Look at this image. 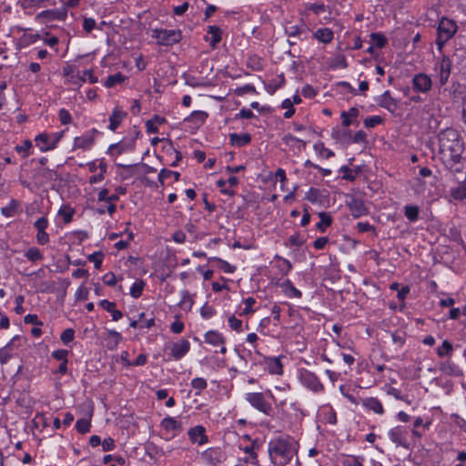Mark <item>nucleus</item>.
I'll list each match as a JSON object with an SVG mask.
<instances>
[{
    "mask_svg": "<svg viewBox=\"0 0 466 466\" xmlns=\"http://www.w3.org/2000/svg\"><path fill=\"white\" fill-rule=\"evenodd\" d=\"M205 431H206L205 428L201 425H198L194 428H191L188 431V436H189L190 441L193 443H197L198 445L205 444L206 442H208V437L205 434Z\"/></svg>",
    "mask_w": 466,
    "mask_h": 466,
    "instance_id": "obj_13",
    "label": "nucleus"
},
{
    "mask_svg": "<svg viewBox=\"0 0 466 466\" xmlns=\"http://www.w3.org/2000/svg\"><path fill=\"white\" fill-rule=\"evenodd\" d=\"M228 324L233 330L238 332L241 331L242 321L237 319L235 316H230L228 318Z\"/></svg>",
    "mask_w": 466,
    "mask_h": 466,
    "instance_id": "obj_51",
    "label": "nucleus"
},
{
    "mask_svg": "<svg viewBox=\"0 0 466 466\" xmlns=\"http://www.w3.org/2000/svg\"><path fill=\"white\" fill-rule=\"evenodd\" d=\"M451 197L455 200L466 198V177L450 190Z\"/></svg>",
    "mask_w": 466,
    "mask_h": 466,
    "instance_id": "obj_17",
    "label": "nucleus"
},
{
    "mask_svg": "<svg viewBox=\"0 0 466 466\" xmlns=\"http://www.w3.org/2000/svg\"><path fill=\"white\" fill-rule=\"evenodd\" d=\"M180 304H182L183 306H187L188 308L192 306L193 301L188 291L184 290L182 292V299L180 301Z\"/></svg>",
    "mask_w": 466,
    "mask_h": 466,
    "instance_id": "obj_62",
    "label": "nucleus"
},
{
    "mask_svg": "<svg viewBox=\"0 0 466 466\" xmlns=\"http://www.w3.org/2000/svg\"><path fill=\"white\" fill-rule=\"evenodd\" d=\"M35 141L42 152L54 149V143H51V137L46 133H42L36 136Z\"/></svg>",
    "mask_w": 466,
    "mask_h": 466,
    "instance_id": "obj_18",
    "label": "nucleus"
},
{
    "mask_svg": "<svg viewBox=\"0 0 466 466\" xmlns=\"http://www.w3.org/2000/svg\"><path fill=\"white\" fill-rule=\"evenodd\" d=\"M289 242L292 246L300 247L303 245L304 240L299 234H294L289 238Z\"/></svg>",
    "mask_w": 466,
    "mask_h": 466,
    "instance_id": "obj_60",
    "label": "nucleus"
},
{
    "mask_svg": "<svg viewBox=\"0 0 466 466\" xmlns=\"http://www.w3.org/2000/svg\"><path fill=\"white\" fill-rule=\"evenodd\" d=\"M86 80L91 84L97 82V78L93 75L92 70H85L81 74L69 75L67 82L74 86H80Z\"/></svg>",
    "mask_w": 466,
    "mask_h": 466,
    "instance_id": "obj_9",
    "label": "nucleus"
},
{
    "mask_svg": "<svg viewBox=\"0 0 466 466\" xmlns=\"http://www.w3.org/2000/svg\"><path fill=\"white\" fill-rule=\"evenodd\" d=\"M439 154L444 166L452 170L460 164L463 152V144L460 134L452 128L442 130L439 136Z\"/></svg>",
    "mask_w": 466,
    "mask_h": 466,
    "instance_id": "obj_1",
    "label": "nucleus"
},
{
    "mask_svg": "<svg viewBox=\"0 0 466 466\" xmlns=\"http://www.w3.org/2000/svg\"><path fill=\"white\" fill-rule=\"evenodd\" d=\"M319 218L320 221L317 224V228L323 232L327 227L330 226L332 220L330 216L325 212L319 213Z\"/></svg>",
    "mask_w": 466,
    "mask_h": 466,
    "instance_id": "obj_31",
    "label": "nucleus"
},
{
    "mask_svg": "<svg viewBox=\"0 0 466 466\" xmlns=\"http://www.w3.org/2000/svg\"><path fill=\"white\" fill-rule=\"evenodd\" d=\"M124 80L125 76L122 74L117 73L116 75H111L107 76L105 85L107 87H112L116 84L122 83Z\"/></svg>",
    "mask_w": 466,
    "mask_h": 466,
    "instance_id": "obj_35",
    "label": "nucleus"
},
{
    "mask_svg": "<svg viewBox=\"0 0 466 466\" xmlns=\"http://www.w3.org/2000/svg\"><path fill=\"white\" fill-rule=\"evenodd\" d=\"M66 16L65 11L60 10H46L36 15V19L41 23H48L55 20H64Z\"/></svg>",
    "mask_w": 466,
    "mask_h": 466,
    "instance_id": "obj_11",
    "label": "nucleus"
},
{
    "mask_svg": "<svg viewBox=\"0 0 466 466\" xmlns=\"http://www.w3.org/2000/svg\"><path fill=\"white\" fill-rule=\"evenodd\" d=\"M331 137L336 140L337 143H339L343 146L351 143L350 132L345 129L333 128L331 132Z\"/></svg>",
    "mask_w": 466,
    "mask_h": 466,
    "instance_id": "obj_16",
    "label": "nucleus"
},
{
    "mask_svg": "<svg viewBox=\"0 0 466 466\" xmlns=\"http://www.w3.org/2000/svg\"><path fill=\"white\" fill-rule=\"evenodd\" d=\"M303 31H304V25H288L286 27V33L289 36H297V35H300Z\"/></svg>",
    "mask_w": 466,
    "mask_h": 466,
    "instance_id": "obj_43",
    "label": "nucleus"
},
{
    "mask_svg": "<svg viewBox=\"0 0 466 466\" xmlns=\"http://www.w3.org/2000/svg\"><path fill=\"white\" fill-rule=\"evenodd\" d=\"M315 35L322 43H329L333 39V32L329 28H320L317 30Z\"/></svg>",
    "mask_w": 466,
    "mask_h": 466,
    "instance_id": "obj_27",
    "label": "nucleus"
},
{
    "mask_svg": "<svg viewBox=\"0 0 466 466\" xmlns=\"http://www.w3.org/2000/svg\"><path fill=\"white\" fill-rule=\"evenodd\" d=\"M128 147L131 148V146L126 145L124 143L114 144L109 147L108 153L111 155H114V154L120 155L124 151H126Z\"/></svg>",
    "mask_w": 466,
    "mask_h": 466,
    "instance_id": "obj_40",
    "label": "nucleus"
},
{
    "mask_svg": "<svg viewBox=\"0 0 466 466\" xmlns=\"http://www.w3.org/2000/svg\"><path fill=\"white\" fill-rule=\"evenodd\" d=\"M152 37L161 46H172L178 43L181 39V32L179 30L167 29H153Z\"/></svg>",
    "mask_w": 466,
    "mask_h": 466,
    "instance_id": "obj_4",
    "label": "nucleus"
},
{
    "mask_svg": "<svg viewBox=\"0 0 466 466\" xmlns=\"http://www.w3.org/2000/svg\"><path fill=\"white\" fill-rule=\"evenodd\" d=\"M412 84L415 90L422 93L430 91L432 86L431 78L423 73L415 75L412 79Z\"/></svg>",
    "mask_w": 466,
    "mask_h": 466,
    "instance_id": "obj_8",
    "label": "nucleus"
},
{
    "mask_svg": "<svg viewBox=\"0 0 466 466\" xmlns=\"http://www.w3.org/2000/svg\"><path fill=\"white\" fill-rule=\"evenodd\" d=\"M36 240H37L38 244H40V245L47 244L49 242V236L46 232V230L39 231L36 234Z\"/></svg>",
    "mask_w": 466,
    "mask_h": 466,
    "instance_id": "obj_61",
    "label": "nucleus"
},
{
    "mask_svg": "<svg viewBox=\"0 0 466 466\" xmlns=\"http://www.w3.org/2000/svg\"><path fill=\"white\" fill-rule=\"evenodd\" d=\"M90 421L86 419H79L76 423V428L79 433H86L90 431Z\"/></svg>",
    "mask_w": 466,
    "mask_h": 466,
    "instance_id": "obj_39",
    "label": "nucleus"
},
{
    "mask_svg": "<svg viewBox=\"0 0 466 466\" xmlns=\"http://www.w3.org/2000/svg\"><path fill=\"white\" fill-rule=\"evenodd\" d=\"M161 426L168 431H181V423L177 420L175 418L167 417L162 420Z\"/></svg>",
    "mask_w": 466,
    "mask_h": 466,
    "instance_id": "obj_23",
    "label": "nucleus"
},
{
    "mask_svg": "<svg viewBox=\"0 0 466 466\" xmlns=\"http://www.w3.org/2000/svg\"><path fill=\"white\" fill-rule=\"evenodd\" d=\"M380 122H381V117L379 116H374L367 117L364 120V125H365L366 127L370 128V127H376Z\"/></svg>",
    "mask_w": 466,
    "mask_h": 466,
    "instance_id": "obj_52",
    "label": "nucleus"
},
{
    "mask_svg": "<svg viewBox=\"0 0 466 466\" xmlns=\"http://www.w3.org/2000/svg\"><path fill=\"white\" fill-rule=\"evenodd\" d=\"M121 334L117 331H109L108 333V348L115 349L121 339Z\"/></svg>",
    "mask_w": 466,
    "mask_h": 466,
    "instance_id": "obj_36",
    "label": "nucleus"
},
{
    "mask_svg": "<svg viewBox=\"0 0 466 466\" xmlns=\"http://www.w3.org/2000/svg\"><path fill=\"white\" fill-rule=\"evenodd\" d=\"M405 216L410 221H416L419 217V208L417 206H407L405 208Z\"/></svg>",
    "mask_w": 466,
    "mask_h": 466,
    "instance_id": "obj_38",
    "label": "nucleus"
},
{
    "mask_svg": "<svg viewBox=\"0 0 466 466\" xmlns=\"http://www.w3.org/2000/svg\"><path fill=\"white\" fill-rule=\"evenodd\" d=\"M207 385L208 383L203 378H195L191 381V387L197 390L196 395H199L207 388Z\"/></svg>",
    "mask_w": 466,
    "mask_h": 466,
    "instance_id": "obj_32",
    "label": "nucleus"
},
{
    "mask_svg": "<svg viewBox=\"0 0 466 466\" xmlns=\"http://www.w3.org/2000/svg\"><path fill=\"white\" fill-rule=\"evenodd\" d=\"M104 255L101 252H95L88 256V260L93 262L96 269L101 268Z\"/></svg>",
    "mask_w": 466,
    "mask_h": 466,
    "instance_id": "obj_44",
    "label": "nucleus"
},
{
    "mask_svg": "<svg viewBox=\"0 0 466 466\" xmlns=\"http://www.w3.org/2000/svg\"><path fill=\"white\" fill-rule=\"evenodd\" d=\"M74 335L75 332L72 329H66L62 332L60 339L63 343L67 344L74 339Z\"/></svg>",
    "mask_w": 466,
    "mask_h": 466,
    "instance_id": "obj_49",
    "label": "nucleus"
},
{
    "mask_svg": "<svg viewBox=\"0 0 466 466\" xmlns=\"http://www.w3.org/2000/svg\"><path fill=\"white\" fill-rule=\"evenodd\" d=\"M407 433L408 431L404 427L397 426L389 431V437L397 446L409 448Z\"/></svg>",
    "mask_w": 466,
    "mask_h": 466,
    "instance_id": "obj_7",
    "label": "nucleus"
},
{
    "mask_svg": "<svg viewBox=\"0 0 466 466\" xmlns=\"http://www.w3.org/2000/svg\"><path fill=\"white\" fill-rule=\"evenodd\" d=\"M282 107L286 108V112L284 113L285 118H289L294 114L295 110L292 106V102L289 99H286L282 103Z\"/></svg>",
    "mask_w": 466,
    "mask_h": 466,
    "instance_id": "obj_48",
    "label": "nucleus"
},
{
    "mask_svg": "<svg viewBox=\"0 0 466 466\" xmlns=\"http://www.w3.org/2000/svg\"><path fill=\"white\" fill-rule=\"evenodd\" d=\"M379 105L390 112H394L398 107L397 101L390 96V94L389 91L384 92L379 100Z\"/></svg>",
    "mask_w": 466,
    "mask_h": 466,
    "instance_id": "obj_19",
    "label": "nucleus"
},
{
    "mask_svg": "<svg viewBox=\"0 0 466 466\" xmlns=\"http://www.w3.org/2000/svg\"><path fill=\"white\" fill-rule=\"evenodd\" d=\"M47 226H48V221L45 217L38 218L35 222V228H36L37 232L46 230Z\"/></svg>",
    "mask_w": 466,
    "mask_h": 466,
    "instance_id": "obj_56",
    "label": "nucleus"
},
{
    "mask_svg": "<svg viewBox=\"0 0 466 466\" xmlns=\"http://www.w3.org/2000/svg\"><path fill=\"white\" fill-rule=\"evenodd\" d=\"M452 345L448 341L444 340L441 347L438 348L437 353L440 357H445L451 354L452 351Z\"/></svg>",
    "mask_w": 466,
    "mask_h": 466,
    "instance_id": "obj_41",
    "label": "nucleus"
},
{
    "mask_svg": "<svg viewBox=\"0 0 466 466\" xmlns=\"http://www.w3.org/2000/svg\"><path fill=\"white\" fill-rule=\"evenodd\" d=\"M370 39L372 44L378 48L384 47L387 43L386 37L383 35L378 33H372L370 35Z\"/></svg>",
    "mask_w": 466,
    "mask_h": 466,
    "instance_id": "obj_33",
    "label": "nucleus"
},
{
    "mask_svg": "<svg viewBox=\"0 0 466 466\" xmlns=\"http://www.w3.org/2000/svg\"><path fill=\"white\" fill-rule=\"evenodd\" d=\"M17 209V202L15 200H11V202L6 206L1 208V213L7 218H12L15 215Z\"/></svg>",
    "mask_w": 466,
    "mask_h": 466,
    "instance_id": "obj_29",
    "label": "nucleus"
},
{
    "mask_svg": "<svg viewBox=\"0 0 466 466\" xmlns=\"http://www.w3.org/2000/svg\"><path fill=\"white\" fill-rule=\"evenodd\" d=\"M246 400L248 403L257 409L258 410L263 412L264 414L269 415L272 411L271 405L265 400L263 393L260 392H251L248 393Z\"/></svg>",
    "mask_w": 466,
    "mask_h": 466,
    "instance_id": "obj_5",
    "label": "nucleus"
},
{
    "mask_svg": "<svg viewBox=\"0 0 466 466\" xmlns=\"http://www.w3.org/2000/svg\"><path fill=\"white\" fill-rule=\"evenodd\" d=\"M205 340L206 342L212 344V345H221L224 343L223 337L214 331H209L205 335Z\"/></svg>",
    "mask_w": 466,
    "mask_h": 466,
    "instance_id": "obj_28",
    "label": "nucleus"
},
{
    "mask_svg": "<svg viewBox=\"0 0 466 466\" xmlns=\"http://www.w3.org/2000/svg\"><path fill=\"white\" fill-rule=\"evenodd\" d=\"M256 300L255 299L249 297L247 298L244 300V303L246 305L245 309H243L241 315H249L252 314L255 310L253 309L252 306L255 304Z\"/></svg>",
    "mask_w": 466,
    "mask_h": 466,
    "instance_id": "obj_47",
    "label": "nucleus"
},
{
    "mask_svg": "<svg viewBox=\"0 0 466 466\" xmlns=\"http://www.w3.org/2000/svg\"><path fill=\"white\" fill-rule=\"evenodd\" d=\"M329 238L326 237L318 238L314 242L313 246L316 249H322L328 243Z\"/></svg>",
    "mask_w": 466,
    "mask_h": 466,
    "instance_id": "obj_64",
    "label": "nucleus"
},
{
    "mask_svg": "<svg viewBox=\"0 0 466 466\" xmlns=\"http://www.w3.org/2000/svg\"><path fill=\"white\" fill-rule=\"evenodd\" d=\"M208 117V114L204 111H194L186 121L192 122L197 126L202 125Z\"/></svg>",
    "mask_w": 466,
    "mask_h": 466,
    "instance_id": "obj_25",
    "label": "nucleus"
},
{
    "mask_svg": "<svg viewBox=\"0 0 466 466\" xmlns=\"http://www.w3.org/2000/svg\"><path fill=\"white\" fill-rule=\"evenodd\" d=\"M391 339L395 344L401 347L405 342V334L402 331H396L391 334Z\"/></svg>",
    "mask_w": 466,
    "mask_h": 466,
    "instance_id": "obj_50",
    "label": "nucleus"
},
{
    "mask_svg": "<svg viewBox=\"0 0 466 466\" xmlns=\"http://www.w3.org/2000/svg\"><path fill=\"white\" fill-rule=\"evenodd\" d=\"M32 147V142L30 140H25L21 145H17L15 147V150L18 153H23V157H26L29 155V149Z\"/></svg>",
    "mask_w": 466,
    "mask_h": 466,
    "instance_id": "obj_42",
    "label": "nucleus"
},
{
    "mask_svg": "<svg viewBox=\"0 0 466 466\" xmlns=\"http://www.w3.org/2000/svg\"><path fill=\"white\" fill-rule=\"evenodd\" d=\"M103 279H104L105 284H106L108 286H115L117 282V279H116V275L112 272L106 273L104 276Z\"/></svg>",
    "mask_w": 466,
    "mask_h": 466,
    "instance_id": "obj_59",
    "label": "nucleus"
},
{
    "mask_svg": "<svg viewBox=\"0 0 466 466\" xmlns=\"http://www.w3.org/2000/svg\"><path fill=\"white\" fill-rule=\"evenodd\" d=\"M349 208L355 218H360L367 213L365 204L360 198H352L349 203Z\"/></svg>",
    "mask_w": 466,
    "mask_h": 466,
    "instance_id": "obj_15",
    "label": "nucleus"
},
{
    "mask_svg": "<svg viewBox=\"0 0 466 466\" xmlns=\"http://www.w3.org/2000/svg\"><path fill=\"white\" fill-rule=\"evenodd\" d=\"M341 466H363L361 461L354 456H347L341 461Z\"/></svg>",
    "mask_w": 466,
    "mask_h": 466,
    "instance_id": "obj_45",
    "label": "nucleus"
},
{
    "mask_svg": "<svg viewBox=\"0 0 466 466\" xmlns=\"http://www.w3.org/2000/svg\"><path fill=\"white\" fill-rule=\"evenodd\" d=\"M458 30L456 22L452 19L443 17L438 25L437 45L440 49L446 44Z\"/></svg>",
    "mask_w": 466,
    "mask_h": 466,
    "instance_id": "obj_3",
    "label": "nucleus"
},
{
    "mask_svg": "<svg viewBox=\"0 0 466 466\" xmlns=\"http://www.w3.org/2000/svg\"><path fill=\"white\" fill-rule=\"evenodd\" d=\"M267 368L271 374H281L282 373V364L280 360L277 358H269L266 360Z\"/></svg>",
    "mask_w": 466,
    "mask_h": 466,
    "instance_id": "obj_24",
    "label": "nucleus"
},
{
    "mask_svg": "<svg viewBox=\"0 0 466 466\" xmlns=\"http://www.w3.org/2000/svg\"><path fill=\"white\" fill-rule=\"evenodd\" d=\"M52 356L57 360H61V362L67 361V350H58L52 353Z\"/></svg>",
    "mask_w": 466,
    "mask_h": 466,
    "instance_id": "obj_58",
    "label": "nucleus"
},
{
    "mask_svg": "<svg viewBox=\"0 0 466 466\" xmlns=\"http://www.w3.org/2000/svg\"><path fill=\"white\" fill-rule=\"evenodd\" d=\"M43 1L44 0H21V5L24 8L40 7Z\"/></svg>",
    "mask_w": 466,
    "mask_h": 466,
    "instance_id": "obj_57",
    "label": "nucleus"
},
{
    "mask_svg": "<svg viewBox=\"0 0 466 466\" xmlns=\"http://www.w3.org/2000/svg\"><path fill=\"white\" fill-rule=\"evenodd\" d=\"M366 133L362 130H360L355 133V135L351 136V143L362 144L366 142Z\"/></svg>",
    "mask_w": 466,
    "mask_h": 466,
    "instance_id": "obj_53",
    "label": "nucleus"
},
{
    "mask_svg": "<svg viewBox=\"0 0 466 466\" xmlns=\"http://www.w3.org/2000/svg\"><path fill=\"white\" fill-rule=\"evenodd\" d=\"M208 33L211 35L210 46L215 47L221 41V31L218 26H208Z\"/></svg>",
    "mask_w": 466,
    "mask_h": 466,
    "instance_id": "obj_26",
    "label": "nucleus"
},
{
    "mask_svg": "<svg viewBox=\"0 0 466 466\" xmlns=\"http://www.w3.org/2000/svg\"><path fill=\"white\" fill-rule=\"evenodd\" d=\"M25 258L30 261H38L43 258L41 251L37 248H30L25 254Z\"/></svg>",
    "mask_w": 466,
    "mask_h": 466,
    "instance_id": "obj_30",
    "label": "nucleus"
},
{
    "mask_svg": "<svg viewBox=\"0 0 466 466\" xmlns=\"http://www.w3.org/2000/svg\"><path fill=\"white\" fill-rule=\"evenodd\" d=\"M190 343L187 339H180L170 346V354L175 360H180L189 350Z\"/></svg>",
    "mask_w": 466,
    "mask_h": 466,
    "instance_id": "obj_10",
    "label": "nucleus"
},
{
    "mask_svg": "<svg viewBox=\"0 0 466 466\" xmlns=\"http://www.w3.org/2000/svg\"><path fill=\"white\" fill-rule=\"evenodd\" d=\"M58 116H59V120L63 125H67L72 120L70 113L64 108L60 109Z\"/></svg>",
    "mask_w": 466,
    "mask_h": 466,
    "instance_id": "obj_54",
    "label": "nucleus"
},
{
    "mask_svg": "<svg viewBox=\"0 0 466 466\" xmlns=\"http://www.w3.org/2000/svg\"><path fill=\"white\" fill-rule=\"evenodd\" d=\"M172 176L175 177L176 181L178 180V178H179L178 172L171 171V170H167V169H162L158 174V180L160 183L163 184L165 182V180L171 177Z\"/></svg>",
    "mask_w": 466,
    "mask_h": 466,
    "instance_id": "obj_34",
    "label": "nucleus"
},
{
    "mask_svg": "<svg viewBox=\"0 0 466 466\" xmlns=\"http://www.w3.org/2000/svg\"><path fill=\"white\" fill-rule=\"evenodd\" d=\"M144 286L145 284L142 280L136 281L130 288V295L136 299L139 298L142 294Z\"/></svg>",
    "mask_w": 466,
    "mask_h": 466,
    "instance_id": "obj_37",
    "label": "nucleus"
},
{
    "mask_svg": "<svg viewBox=\"0 0 466 466\" xmlns=\"http://www.w3.org/2000/svg\"><path fill=\"white\" fill-rule=\"evenodd\" d=\"M229 138H230L231 145L238 147L248 144L251 140V137L248 133H243V134L234 133V134L230 135Z\"/></svg>",
    "mask_w": 466,
    "mask_h": 466,
    "instance_id": "obj_21",
    "label": "nucleus"
},
{
    "mask_svg": "<svg viewBox=\"0 0 466 466\" xmlns=\"http://www.w3.org/2000/svg\"><path fill=\"white\" fill-rule=\"evenodd\" d=\"M295 442L289 439L279 438L270 441L268 454L272 463L277 466H285L296 452Z\"/></svg>",
    "mask_w": 466,
    "mask_h": 466,
    "instance_id": "obj_2",
    "label": "nucleus"
},
{
    "mask_svg": "<svg viewBox=\"0 0 466 466\" xmlns=\"http://www.w3.org/2000/svg\"><path fill=\"white\" fill-rule=\"evenodd\" d=\"M94 144V137L91 136H82L77 137L74 140V147L75 148H82L84 150L89 149Z\"/></svg>",
    "mask_w": 466,
    "mask_h": 466,
    "instance_id": "obj_22",
    "label": "nucleus"
},
{
    "mask_svg": "<svg viewBox=\"0 0 466 466\" xmlns=\"http://www.w3.org/2000/svg\"><path fill=\"white\" fill-rule=\"evenodd\" d=\"M218 261L219 263V268L226 273H233L236 269V267L230 265L228 262L218 258Z\"/></svg>",
    "mask_w": 466,
    "mask_h": 466,
    "instance_id": "obj_55",
    "label": "nucleus"
},
{
    "mask_svg": "<svg viewBox=\"0 0 466 466\" xmlns=\"http://www.w3.org/2000/svg\"><path fill=\"white\" fill-rule=\"evenodd\" d=\"M10 348H11V343H8L5 347H4L0 350V362L2 364L6 363L10 360V358H11V354L9 352Z\"/></svg>",
    "mask_w": 466,
    "mask_h": 466,
    "instance_id": "obj_46",
    "label": "nucleus"
},
{
    "mask_svg": "<svg viewBox=\"0 0 466 466\" xmlns=\"http://www.w3.org/2000/svg\"><path fill=\"white\" fill-rule=\"evenodd\" d=\"M451 62L447 56H443L438 64L441 85H445L450 77Z\"/></svg>",
    "mask_w": 466,
    "mask_h": 466,
    "instance_id": "obj_12",
    "label": "nucleus"
},
{
    "mask_svg": "<svg viewBox=\"0 0 466 466\" xmlns=\"http://www.w3.org/2000/svg\"><path fill=\"white\" fill-rule=\"evenodd\" d=\"M299 379L304 386H306L308 389L313 391H320L323 389V385L320 383L318 377L309 370H300Z\"/></svg>",
    "mask_w": 466,
    "mask_h": 466,
    "instance_id": "obj_6",
    "label": "nucleus"
},
{
    "mask_svg": "<svg viewBox=\"0 0 466 466\" xmlns=\"http://www.w3.org/2000/svg\"><path fill=\"white\" fill-rule=\"evenodd\" d=\"M96 26V21L93 18H85L83 22V27L87 32L90 33Z\"/></svg>",
    "mask_w": 466,
    "mask_h": 466,
    "instance_id": "obj_63",
    "label": "nucleus"
},
{
    "mask_svg": "<svg viewBox=\"0 0 466 466\" xmlns=\"http://www.w3.org/2000/svg\"><path fill=\"white\" fill-rule=\"evenodd\" d=\"M126 116L127 113L120 109L118 106H116L109 117L110 124L108 128L111 131H115Z\"/></svg>",
    "mask_w": 466,
    "mask_h": 466,
    "instance_id": "obj_14",
    "label": "nucleus"
},
{
    "mask_svg": "<svg viewBox=\"0 0 466 466\" xmlns=\"http://www.w3.org/2000/svg\"><path fill=\"white\" fill-rule=\"evenodd\" d=\"M362 405L377 414H382L384 410L381 402L377 398H367L362 400Z\"/></svg>",
    "mask_w": 466,
    "mask_h": 466,
    "instance_id": "obj_20",
    "label": "nucleus"
}]
</instances>
